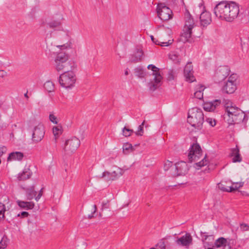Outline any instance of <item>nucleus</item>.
Returning <instances> with one entry per match:
<instances>
[{"instance_id":"3c124183","label":"nucleus","mask_w":249,"mask_h":249,"mask_svg":"<svg viewBox=\"0 0 249 249\" xmlns=\"http://www.w3.org/2000/svg\"><path fill=\"white\" fill-rule=\"evenodd\" d=\"M157 246L159 247L158 249H165V245L163 241H161L158 243Z\"/></svg>"},{"instance_id":"5fc2aeb1","label":"nucleus","mask_w":249,"mask_h":249,"mask_svg":"<svg viewBox=\"0 0 249 249\" xmlns=\"http://www.w3.org/2000/svg\"><path fill=\"white\" fill-rule=\"evenodd\" d=\"M5 211V205L3 203L0 202V212H2V213H4Z\"/></svg>"},{"instance_id":"de8ad7c7","label":"nucleus","mask_w":249,"mask_h":249,"mask_svg":"<svg viewBox=\"0 0 249 249\" xmlns=\"http://www.w3.org/2000/svg\"><path fill=\"white\" fill-rule=\"evenodd\" d=\"M93 211L92 212V213L90 214H89L88 216V218L89 219H91L92 218H93L94 217V213H95L97 211V206L96 205H94L93 206Z\"/></svg>"},{"instance_id":"c756f323","label":"nucleus","mask_w":249,"mask_h":249,"mask_svg":"<svg viewBox=\"0 0 249 249\" xmlns=\"http://www.w3.org/2000/svg\"><path fill=\"white\" fill-rule=\"evenodd\" d=\"M44 88L48 92H52L54 90V85L51 81H46L44 84Z\"/></svg>"},{"instance_id":"7c9ffc66","label":"nucleus","mask_w":249,"mask_h":249,"mask_svg":"<svg viewBox=\"0 0 249 249\" xmlns=\"http://www.w3.org/2000/svg\"><path fill=\"white\" fill-rule=\"evenodd\" d=\"M204 89V86L202 85L200 86L199 88L196 89V91L194 93L195 97L199 100L202 99L203 97V91Z\"/></svg>"},{"instance_id":"0e129e2a","label":"nucleus","mask_w":249,"mask_h":249,"mask_svg":"<svg viewBox=\"0 0 249 249\" xmlns=\"http://www.w3.org/2000/svg\"><path fill=\"white\" fill-rule=\"evenodd\" d=\"M3 154V152L1 151L0 154V156H1Z\"/></svg>"},{"instance_id":"f3484780","label":"nucleus","mask_w":249,"mask_h":249,"mask_svg":"<svg viewBox=\"0 0 249 249\" xmlns=\"http://www.w3.org/2000/svg\"><path fill=\"white\" fill-rule=\"evenodd\" d=\"M143 52L142 50L137 49L136 51L131 54L129 57V61L131 63H137L140 62L142 59Z\"/></svg>"},{"instance_id":"e433bc0d","label":"nucleus","mask_w":249,"mask_h":249,"mask_svg":"<svg viewBox=\"0 0 249 249\" xmlns=\"http://www.w3.org/2000/svg\"><path fill=\"white\" fill-rule=\"evenodd\" d=\"M53 132L56 139V136H59V135L62 133L61 127H59L58 126H55L53 128Z\"/></svg>"},{"instance_id":"f03ea898","label":"nucleus","mask_w":249,"mask_h":249,"mask_svg":"<svg viewBox=\"0 0 249 249\" xmlns=\"http://www.w3.org/2000/svg\"><path fill=\"white\" fill-rule=\"evenodd\" d=\"M224 106L225 113L224 117L228 124H239L245 119L246 115L244 112L235 107L230 101L225 100Z\"/></svg>"},{"instance_id":"ea45409f","label":"nucleus","mask_w":249,"mask_h":249,"mask_svg":"<svg viewBox=\"0 0 249 249\" xmlns=\"http://www.w3.org/2000/svg\"><path fill=\"white\" fill-rule=\"evenodd\" d=\"M208 163V161L206 160V156L200 161L197 163H196V164L197 166L199 167L204 166L205 165H206Z\"/></svg>"},{"instance_id":"4468645a","label":"nucleus","mask_w":249,"mask_h":249,"mask_svg":"<svg viewBox=\"0 0 249 249\" xmlns=\"http://www.w3.org/2000/svg\"><path fill=\"white\" fill-rule=\"evenodd\" d=\"M61 23L59 20L51 19L47 21L42 20L41 23V25L44 27H46L47 28H50L55 31L61 26Z\"/></svg>"},{"instance_id":"412c9836","label":"nucleus","mask_w":249,"mask_h":249,"mask_svg":"<svg viewBox=\"0 0 249 249\" xmlns=\"http://www.w3.org/2000/svg\"><path fill=\"white\" fill-rule=\"evenodd\" d=\"M22 189L26 192L28 200H32L36 196V192L35 190V186L34 185L28 187H22Z\"/></svg>"},{"instance_id":"8fccbe9b","label":"nucleus","mask_w":249,"mask_h":249,"mask_svg":"<svg viewBox=\"0 0 249 249\" xmlns=\"http://www.w3.org/2000/svg\"><path fill=\"white\" fill-rule=\"evenodd\" d=\"M29 215V213L27 212H22L18 214L17 216H21L22 218L27 217Z\"/></svg>"},{"instance_id":"ddd939ff","label":"nucleus","mask_w":249,"mask_h":249,"mask_svg":"<svg viewBox=\"0 0 249 249\" xmlns=\"http://www.w3.org/2000/svg\"><path fill=\"white\" fill-rule=\"evenodd\" d=\"M175 169L177 171L174 176H179L185 175L188 172L189 168L186 162L181 161L175 164Z\"/></svg>"},{"instance_id":"c03bdc74","label":"nucleus","mask_w":249,"mask_h":249,"mask_svg":"<svg viewBox=\"0 0 249 249\" xmlns=\"http://www.w3.org/2000/svg\"><path fill=\"white\" fill-rule=\"evenodd\" d=\"M49 119L51 122L54 124H57V118L53 114H50L49 115Z\"/></svg>"},{"instance_id":"7ed1b4c3","label":"nucleus","mask_w":249,"mask_h":249,"mask_svg":"<svg viewBox=\"0 0 249 249\" xmlns=\"http://www.w3.org/2000/svg\"><path fill=\"white\" fill-rule=\"evenodd\" d=\"M187 122L197 130L202 128L204 123V114L202 109L194 107L189 110Z\"/></svg>"},{"instance_id":"37998d69","label":"nucleus","mask_w":249,"mask_h":249,"mask_svg":"<svg viewBox=\"0 0 249 249\" xmlns=\"http://www.w3.org/2000/svg\"><path fill=\"white\" fill-rule=\"evenodd\" d=\"M206 122L208 123L211 126H214L216 124V121L214 119L208 118H207Z\"/></svg>"},{"instance_id":"f257e3e1","label":"nucleus","mask_w":249,"mask_h":249,"mask_svg":"<svg viewBox=\"0 0 249 249\" xmlns=\"http://www.w3.org/2000/svg\"><path fill=\"white\" fill-rule=\"evenodd\" d=\"M239 12V6L234 2L221 1L214 8V14L217 18L228 22H231L237 18Z\"/></svg>"},{"instance_id":"aec40b11","label":"nucleus","mask_w":249,"mask_h":249,"mask_svg":"<svg viewBox=\"0 0 249 249\" xmlns=\"http://www.w3.org/2000/svg\"><path fill=\"white\" fill-rule=\"evenodd\" d=\"M236 89V83H231V82H227L225 85L223 87L222 90L223 92L228 94H231L235 91Z\"/></svg>"},{"instance_id":"6ab92c4d","label":"nucleus","mask_w":249,"mask_h":249,"mask_svg":"<svg viewBox=\"0 0 249 249\" xmlns=\"http://www.w3.org/2000/svg\"><path fill=\"white\" fill-rule=\"evenodd\" d=\"M192 241V238L190 234L186 233L184 236L181 237L177 240L178 245L183 246H188Z\"/></svg>"},{"instance_id":"6e6d98bb","label":"nucleus","mask_w":249,"mask_h":249,"mask_svg":"<svg viewBox=\"0 0 249 249\" xmlns=\"http://www.w3.org/2000/svg\"><path fill=\"white\" fill-rule=\"evenodd\" d=\"M69 46V45L67 43L64 44L62 45L57 46V47L61 49H67Z\"/></svg>"},{"instance_id":"0eeeda50","label":"nucleus","mask_w":249,"mask_h":249,"mask_svg":"<svg viewBox=\"0 0 249 249\" xmlns=\"http://www.w3.org/2000/svg\"><path fill=\"white\" fill-rule=\"evenodd\" d=\"M80 144V140L76 137H72L66 141L63 152L65 154H71L78 148Z\"/></svg>"},{"instance_id":"bb28decb","label":"nucleus","mask_w":249,"mask_h":249,"mask_svg":"<svg viewBox=\"0 0 249 249\" xmlns=\"http://www.w3.org/2000/svg\"><path fill=\"white\" fill-rule=\"evenodd\" d=\"M185 24L184 26L194 28L195 22L194 19L188 11L185 14Z\"/></svg>"},{"instance_id":"72a5a7b5","label":"nucleus","mask_w":249,"mask_h":249,"mask_svg":"<svg viewBox=\"0 0 249 249\" xmlns=\"http://www.w3.org/2000/svg\"><path fill=\"white\" fill-rule=\"evenodd\" d=\"M169 57L171 60H172L174 62L177 63H180L181 61L180 57L176 53L170 54Z\"/></svg>"},{"instance_id":"4c0bfd02","label":"nucleus","mask_w":249,"mask_h":249,"mask_svg":"<svg viewBox=\"0 0 249 249\" xmlns=\"http://www.w3.org/2000/svg\"><path fill=\"white\" fill-rule=\"evenodd\" d=\"M145 123V121H143V122L142 123L141 125L139 126L138 127V130L136 132H135V134L137 136H142V134L143 133V125Z\"/></svg>"},{"instance_id":"4be33fe9","label":"nucleus","mask_w":249,"mask_h":249,"mask_svg":"<svg viewBox=\"0 0 249 249\" xmlns=\"http://www.w3.org/2000/svg\"><path fill=\"white\" fill-rule=\"evenodd\" d=\"M16 202L20 208L27 210L32 209L35 206V204L33 202L24 201L20 200H18Z\"/></svg>"},{"instance_id":"603ef678","label":"nucleus","mask_w":249,"mask_h":249,"mask_svg":"<svg viewBox=\"0 0 249 249\" xmlns=\"http://www.w3.org/2000/svg\"><path fill=\"white\" fill-rule=\"evenodd\" d=\"M243 184H244V182H236L235 184V189L236 190H237L238 188L242 187L243 186Z\"/></svg>"},{"instance_id":"bf43d9fd","label":"nucleus","mask_w":249,"mask_h":249,"mask_svg":"<svg viewBox=\"0 0 249 249\" xmlns=\"http://www.w3.org/2000/svg\"><path fill=\"white\" fill-rule=\"evenodd\" d=\"M4 217V213L2 212H0V220L1 219H3Z\"/></svg>"},{"instance_id":"09e8293b","label":"nucleus","mask_w":249,"mask_h":249,"mask_svg":"<svg viewBox=\"0 0 249 249\" xmlns=\"http://www.w3.org/2000/svg\"><path fill=\"white\" fill-rule=\"evenodd\" d=\"M241 229L243 231H247L249 230V227L247 224H241L240 225Z\"/></svg>"},{"instance_id":"39448f33","label":"nucleus","mask_w":249,"mask_h":249,"mask_svg":"<svg viewBox=\"0 0 249 249\" xmlns=\"http://www.w3.org/2000/svg\"><path fill=\"white\" fill-rule=\"evenodd\" d=\"M147 69H151L152 71V75L154 76V78L148 82V86L149 90L153 91L161 86L163 77L160 74V69L155 65L150 64L147 66Z\"/></svg>"},{"instance_id":"9b49d317","label":"nucleus","mask_w":249,"mask_h":249,"mask_svg":"<svg viewBox=\"0 0 249 249\" xmlns=\"http://www.w3.org/2000/svg\"><path fill=\"white\" fill-rule=\"evenodd\" d=\"M45 130L43 124H39L34 127L32 133V140L36 142H40L44 137Z\"/></svg>"},{"instance_id":"338daca9","label":"nucleus","mask_w":249,"mask_h":249,"mask_svg":"<svg viewBox=\"0 0 249 249\" xmlns=\"http://www.w3.org/2000/svg\"><path fill=\"white\" fill-rule=\"evenodd\" d=\"M208 249H213L210 248H208Z\"/></svg>"},{"instance_id":"e2e57ef3","label":"nucleus","mask_w":249,"mask_h":249,"mask_svg":"<svg viewBox=\"0 0 249 249\" xmlns=\"http://www.w3.org/2000/svg\"><path fill=\"white\" fill-rule=\"evenodd\" d=\"M124 74L125 75H127L128 74V72L127 71H125V72H124Z\"/></svg>"},{"instance_id":"c9c22d12","label":"nucleus","mask_w":249,"mask_h":249,"mask_svg":"<svg viewBox=\"0 0 249 249\" xmlns=\"http://www.w3.org/2000/svg\"><path fill=\"white\" fill-rule=\"evenodd\" d=\"M123 135L125 137L130 136L131 134L133 132V130L132 129H130L129 128L124 127L123 129Z\"/></svg>"},{"instance_id":"dca6fc26","label":"nucleus","mask_w":249,"mask_h":249,"mask_svg":"<svg viewBox=\"0 0 249 249\" xmlns=\"http://www.w3.org/2000/svg\"><path fill=\"white\" fill-rule=\"evenodd\" d=\"M193 28L184 26L183 33L181 34V40L183 42H192L191 38L192 35V29Z\"/></svg>"},{"instance_id":"a211bd4d","label":"nucleus","mask_w":249,"mask_h":249,"mask_svg":"<svg viewBox=\"0 0 249 249\" xmlns=\"http://www.w3.org/2000/svg\"><path fill=\"white\" fill-rule=\"evenodd\" d=\"M220 103L221 101L219 100L205 103L204 104L203 108L206 111H213L220 105Z\"/></svg>"},{"instance_id":"f8f14e48","label":"nucleus","mask_w":249,"mask_h":249,"mask_svg":"<svg viewBox=\"0 0 249 249\" xmlns=\"http://www.w3.org/2000/svg\"><path fill=\"white\" fill-rule=\"evenodd\" d=\"M184 76L186 81L192 83L196 80L194 76L193 66L191 62H188L184 69Z\"/></svg>"},{"instance_id":"b1692460","label":"nucleus","mask_w":249,"mask_h":249,"mask_svg":"<svg viewBox=\"0 0 249 249\" xmlns=\"http://www.w3.org/2000/svg\"><path fill=\"white\" fill-rule=\"evenodd\" d=\"M32 174V172L29 168H25L23 172L19 174L18 179L19 180H24L29 178Z\"/></svg>"},{"instance_id":"680f3d73","label":"nucleus","mask_w":249,"mask_h":249,"mask_svg":"<svg viewBox=\"0 0 249 249\" xmlns=\"http://www.w3.org/2000/svg\"><path fill=\"white\" fill-rule=\"evenodd\" d=\"M208 236H209V235H205L204 236L205 240H206L207 239V238L208 237Z\"/></svg>"},{"instance_id":"864d4df0","label":"nucleus","mask_w":249,"mask_h":249,"mask_svg":"<svg viewBox=\"0 0 249 249\" xmlns=\"http://www.w3.org/2000/svg\"><path fill=\"white\" fill-rule=\"evenodd\" d=\"M7 73L4 70H0V77L1 78H4L6 76Z\"/></svg>"},{"instance_id":"5701e85b","label":"nucleus","mask_w":249,"mask_h":249,"mask_svg":"<svg viewBox=\"0 0 249 249\" xmlns=\"http://www.w3.org/2000/svg\"><path fill=\"white\" fill-rule=\"evenodd\" d=\"M230 156L233 157L232 158L233 162H240L242 160V158L239 154V149L237 146L235 148L231 149Z\"/></svg>"},{"instance_id":"f704fd0d","label":"nucleus","mask_w":249,"mask_h":249,"mask_svg":"<svg viewBox=\"0 0 249 249\" xmlns=\"http://www.w3.org/2000/svg\"><path fill=\"white\" fill-rule=\"evenodd\" d=\"M123 148V152L125 154H127L126 151H128L129 150L132 151L134 150L132 144L129 143H126L124 144Z\"/></svg>"},{"instance_id":"49530a36","label":"nucleus","mask_w":249,"mask_h":249,"mask_svg":"<svg viewBox=\"0 0 249 249\" xmlns=\"http://www.w3.org/2000/svg\"><path fill=\"white\" fill-rule=\"evenodd\" d=\"M102 209H107L109 207V201H103L102 204Z\"/></svg>"},{"instance_id":"79ce46f5","label":"nucleus","mask_w":249,"mask_h":249,"mask_svg":"<svg viewBox=\"0 0 249 249\" xmlns=\"http://www.w3.org/2000/svg\"><path fill=\"white\" fill-rule=\"evenodd\" d=\"M173 164V163L172 162L169 161V160H167L164 164V170L165 171H167L169 169V168L172 166Z\"/></svg>"},{"instance_id":"4d7b16f0","label":"nucleus","mask_w":249,"mask_h":249,"mask_svg":"<svg viewBox=\"0 0 249 249\" xmlns=\"http://www.w3.org/2000/svg\"><path fill=\"white\" fill-rule=\"evenodd\" d=\"M227 188H228V191H227V192H231L233 191H235L236 190V189H235V186H230V187H227Z\"/></svg>"},{"instance_id":"423d86ee","label":"nucleus","mask_w":249,"mask_h":249,"mask_svg":"<svg viewBox=\"0 0 249 249\" xmlns=\"http://www.w3.org/2000/svg\"><path fill=\"white\" fill-rule=\"evenodd\" d=\"M75 81V75L72 71L63 72L59 77V82L60 85L66 89L72 87Z\"/></svg>"},{"instance_id":"cd10ccee","label":"nucleus","mask_w":249,"mask_h":249,"mask_svg":"<svg viewBox=\"0 0 249 249\" xmlns=\"http://www.w3.org/2000/svg\"><path fill=\"white\" fill-rule=\"evenodd\" d=\"M135 76L142 78L146 75V71L141 66H139L134 70Z\"/></svg>"},{"instance_id":"69168bd1","label":"nucleus","mask_w":249,"mask_h":249,"mask_svg":"<svg viewBox=\"0 0 249 249\" xmlns=\"http://www.w3.org/2000/svg\"><path fill=\"white\" fill-rule=\"evenodd\" d=\"M163 26H164V25H162L160 26H159V27H163Z\"/></svg>"},{"instance_id":"a18cd8bd","label":"nucleus","mask_w":249,"mask_h":249,"mask_svg":"<svg viewBox=\"0 0 249 249\" xmlns=\"http://www.w3.org/2000/svg\"><path fill=\"white\" fill-rule=\"evenodd\" d=\"M218 187L222 191L227 192V191H228L227 187H226L225 185L222 183H220L218 184Z\"/></svg>"},{"instance_id":"473e14b6","label":"nucleus","mask_w":249,"mask_h":249,"mask_svg":"<svg viewBox=\"0 0 249 249\" xmlns=\"http://www.w3.org/2000/svg\"><path fill=\"white\" fill-rule=\"evenodd\" d=\"M8 239L6 236H4L1 241H0V248L1 249H4L6 248L7 246Z\"/></svg>"},{"instance_id":"052dcab7","label":"nucleus","mask_w":249,"mask_h":249,"mask_svg":"<svg viewBox=\"0 0 249 249\" xmlns=\"http://www.w3.org/2000/svg\"><path fill=\"white\" fill-rule=\"evenodd\" d=\"M24 96H25V97H26L27 99L29 98V97L28 96V92H27L24 94Z\"/></svg>"},{"instance_id":"2f4dec72","label":"nucleus","mask_w":249,"mask_h":249,"mask_svg":"<svg viewBox=\"0 0 249 249\" xmlns=\"http://www.w3.org/2000/svg\"><path fill=\"white\" fill-rule=\"evenodd\" d=\"M150 38L153 43L157 45H160L161 46H168L172 43V42H170L171 40H169L168 42H160L158 40L156 39V38H155L152 35L150 36Z\"/></svg>"},{"instance_id":"13d9d810","label":"nucleus","mask_w":249,"mask_h":249,"mask_svg":"<svg viewBox=\"0 0 249 249\" xmlns=\"http://www.w3.org/2000/svg\"><path fill=\"white\" fill-rule=\"evenodd\" d=\"M42 189H43L42 188L41 189V190L40 191L38 195L37 196H36L35 197V199L37 201L40 199V198L41 197V196L42 195Z\"/></svg>"},{"instance_id":"2eb2a0df","label":"nucleus","mask_w":249,"mask_h":249,"mask_svg":"<svg viewBox=\"0 0 249 249\" xmlns=\"http://www.w3.org/2000/svg\"><path fill=\"white\" fill-rule=\"evenodd\" d=\"M200 25L206 27L212 22L211 14L206 11L201 13L199 17Z\"/></svg>"},{"instance_id":"1a4fd4ad","label":"nucleus","mask_w":249,"mask_h":249,"mask_svg":"<svg viewBox=\"0 0 249 249\" xmlns=\"http://www.w3.org/2000/svg\"><path fill=\"white\" fill-rule=\"evenodd\" d=\"M188 155L189 161H197L201 156V148L198 143H194L189 149Z\"/></svg>"},{"instance_id":"774afa93","label":"nucleus","mask_w":249,"mask_h":249,"mask_svg":"<svg viewBox=\"0 0 249 249\" xmlns=\"http://www.w3.org/2000/svg\"><path fill=\"white\" fill-rule=\"evenodd\" d=\"M1 160L0 159V164L1 163Z\"/></svg>"},{"instance_id":"20e7f679","label":"nucleus","mask_w":249,"mask_h":249,"mask_svg":"<svg viewBox=\"0 0 249 249\" xmlns=\"http://www.w3.org/2000/svg\"><path fill=\"white\" fill-rule=\"evenodd\" d=\"M54 62L55 69L58 72H66L71 71V63L69 61V56L65 53H58L55 58Z\"/></svg>"},{"instance_id":"393cba45","label":"nucleus","mask_w":249,"mask_h":249,"mask_svg":"<svg viewBox=\"0 0 249 249\" xmlns=\"http://www.w3.org/2000/svg\"><path fill=\"white\" fill-rule=\"evenodd\" d=\"M24 155L23 154L20 152H12L11 153L8 158L7 160H21Z\"/></svg>"},{"instance_id":"6e6552de","label":"nucleus","mask_w":249,"mask_h":249,"mask_svg":"<svg viewBox=\"0 0 249 249\" xmlns=\"http://www.w3.org/2000/svg\"><path fill=\"white\" fill-rule=\"evenodd\" d=\"M157 14L162 20L166 21L172 18V10L163 3H160L157 6Z\"/></svg>"},{"instance_id":"a878e982","label":"nucleus","mask_w":249,"mask_h":249,"mask_svg":"<svg viewBox=\"0 0 249 249\" xmlns=\"http://www.w3.org/2000/svg\"><path fill=\"white\" fill-rule=\"evenodd\" d=\"M230 70L227 67H222L220 68L218 72L217 73L218 77H221V79H224L230 74Z\"/></svg>"},{"instance_id":"9d476101","label":"nucleus","mask_w":249,"mask_h":249,"mask_svg":"<svg viewBox=\"0 0 249 249\" xmlns=\"http://www.w3.org/2000/svg\"><path fill=\"white\" fill-rule=\"evenodd\" d=\"M124 173V171L120 168H116V169L111 173L108 171H105L102 175L99 177L100 178H104L105 180H114L117 179L122 176Z\"/></svg>"},{"instance_id":"58836bf2","label":"nucleus","mask_w":249,"mask_h":249,"mask_svg":"<svg viewBox=\"0 0 249 249\" xmlns=\"http://www.w3.org/2000/svg\"><path fill=\"white\" fill-rule=\"evenodd\" d=\"M175 72L173 70H169L168 71L167 80L171 81L174 79Z\"/></svg>"},{"instance_id":"a19ab883","label":"nucleus","mask_w":249,"mask_h":249,"mask_svg":"<svg viewBox=\"0 0 249 249\" xmlns=\"http://www.w3.org/2000/svg\"><path fill=\"white\" fill-rule=\"evenodd\" d=\"M237 76L236 74H232L229 77L227 82H231V83H235Z\"/></svg>"},{"instance_id":"c85d7f7f","label":"nucleus","mask_w":249,"mask_h":249,"mask_svg":"<svg viewBox=\"0 0 249 249\" xmlns=\"http://www.w3.org/2000/svg\"><path fill=\"white\" fill-rule=\"evenodd\" d=\"M227 244V240L223 238V237H220L217 239L214 245L217 248H220V247H224L225 248Z\"/></svg>"}]
</instances>
